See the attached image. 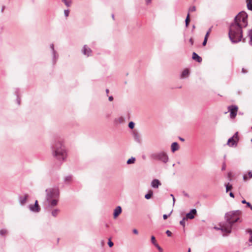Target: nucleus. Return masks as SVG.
I'll return each mask as SVG.
<instances>
[{"label":"nucleus","mask_w":252,"mask_h":252,"mask_svg":"<svg viewBox=\"0 0 252 252\" xmlns=\"http://www.w3.org/2000/svg\"><path fill=\"white\" fill-rule=\"evenodd\" d=\"M187 219H186V217H184L180 221V224L182 225L183 227H185V221H186V220H187Z\"/></svg>","instance_id":"31"},{"label":"nucleus","mask_w":252,"mask_h":252,"mask_svg":"<svg viewBox=\"0 0 252 252\" xmlns=\"http://www.w3.org/2000/svg\"><path fill=\"white\" fill-rule=\"evenodd\" d=\"M46 193V200L51 201L52 198H58L59 197V190L56 188H49L45 190Z\"/></svg>","instance_id":"5"},{"label":"nucleus","mask_w":252,"mask_h":252,"mask_svg":"<svg viewBox=\"0 0 252 252\" xmlns=\"http://www.w3.org/2000/svg\"><path fill=\"white\" fill-rule=\"evenodd\" d=\"M211 28H210V29L208 30V31H207V32H209V33H210V32H211Z\"/></svg>","instance_id":"60"},{"label":"nucleus","mask_w":252,"mask_h":252,"mask_svg":"<svg viewBox=\"0 0 252 252\" xmlns=\"http://www.w3.org/2000/svg\"><path fill=\"white\" fill-rule=\"evenodd\" d=\"M69 11L68 9L64 10V14L65 17H68L69 15Z\"/></svg>","instance_id":"38"},{"label":"nucleus","mask_w":252,"mask_h":252,"mask_svg":"<svg viewBox=\"0 0 252 252\" xmlns=\"http://www.w3.org/2000/svg\"><path fill=\"white\" fill-rule=\"evenodd\" d=\"M247 3V8L251 11H252V0H246Z\"/></svg>","instance_id":"20"},{"label":"nucleus","mask_w":252,"mask_h":252,"mask_svg":"<svg viewBox=\"0 0 252 252\" xmlns=\"http://www.w3.org/2000/svg\"><path fill=\"white\" fill-rule=\"evenodd\" d=\"M92 52V51L91 48H89L86 45H85L83 46L82 53L84 55L90 56L91 55Z\"/></svg>","instance_id":"9"},{"label":"nucleus","mask_w":252,"mask_h":252,"mask_svg":"<svg viewBox=\"0 0 252 252\" xmlns=\"http://www.w3.org/2000/svg\"><path fill=\"white\" fill-rule=\"evenodd\" d=\"M229 195H230V197H232V198H234V193H233V192H230L229 193Z\"/></svg>","instance_id":"48"},{"label":"nucleus","mask_w":252,"mask_h":252,"mask_svg":"<svg viewBox=\"0 0 252 252\" xmlns=\"http://www.w3.org/2000/svg\"><path fill=\"white\" fill-rule=\"evenodd\" d=\"M16 94L17 96V103L19 105L20 104V98L19 97L18 94V92L17 91L16 92Z\"/></svg>","instance_id":"41"},{"label":"nucleus","mask_w":252,"mask_h":252,"mask_svg":"<svg viewBox=\"0 0 252 252\" xmlns=\"http://www.w3.org/2000/svg\"><path fill=\"white\" fill-rule=\"evenodd\" d=\"M135 158L134 157H131V158H129L127 160L126 163L127 164H133L135 162Z\"/></svg>","instance_id":"26"},{"label":"nucleus","mask_w":252,"mask_h":252,"mask_svg":"<svg viewBox=\"0 0 252 252\" xmlns=\"http://www.w3.org/2000/svg\"><path fill=\"white\" fill-rule=\"evenodd\" d=\"M189 74V70L188 69L184 70L181 74V77L184 78L187 76Z\"/></svg>","instance_id":"23"},{"label":"nucleus","mask_w":252,"mask_h":252,"mask_svg":"<svg viewBox=\"0 0 252 252\" xmlns=\"http://www.w3.org/2000/svg\"><path fill=\"white\" fill-rule=\"evenodd\" d=\"M109 101H111L113 100V97L112 96H110L108 98Z\"/></svg>","instance_id":"49"},{"label":"nucleus","mask_w":252,"mask_h":252,"mask_svg":"<svg viewBox=\"0 0 252 252\" xmlns=\"http://www.w3.org/2000/svg\"><path fill=\"white\" fill-rule=\"evenodd\" d=\"M112 18H113V20L115 19V16H114V14H112Z\"/></svg>","instance_id":"57"},{"label":"nucleus","mask_w":252,"mask_h":252,"mask_svg":"<svg viewBox=\"0 0 252 252\" xmlns=\"http://www.w3.org/2000/svg\"><path fill=\"white\" fill-rule=\"evenodd\" d=\"M53 154L58 160H63L66 157V153L61 141H55L52 144Z\"/></svg>","instance_id":"3"},{"label":"nucleus","mask_w":252,"mask_h":252,"mask_svg":"<svg viewBox=\"0 0 252 252\" xmlns=\"http://www.w3.org/2000/svg\"><path fill=\"white\" fill-rule=\"evenodd\" d=\"M108 245L109 247L111 248L114 245V243L111 241L110 239H109L108 242Z\"/></svg>","instance_id":"39"},{"label":"nucleus","mask_w":252,"mask_h":252,"mask_svg":"<svg viewBox=\"0 0 252 252\" xmlns=\"http://www.w3.org/2000/svg\"><path fill=\"white\" fill-rule=\"evenodd\" d=\"M189 43H190L191 45H193V43H194V41H193V39L192 37H191L189 40Z\"/></svg>","instance_id":"43"},{"label":"nucleus","mask_w":252,"mask_h":252,"mask_svg":"<svg viewBox=\"0 0 252 252\" xmlns=\"http://www.w3.org/2000/svg\"><path fill=\"white\" fill-rule=\"evenodd\" d=\"M179 139L182 141H184L185 139L183 138L179 137Z\"/></svg>","instance_id":"55"},{"label":"nucleus","mask_w":252,"mask_h":252,"mask_svg":"<svg viewBox=\"0 0 252 252\" xmlns=\"http://www.w3.org/2000/svg\"><path fill=\"white\" fill-rule=\"evenodd\" d=\"M237 140L233 138V137H231L228 139L227 141V144L230 147H233L234 145H236Z\"/></svg>","instance_id":"15"},{"label":"nucleus","mask_w":252,"mask_h":252,"mask_svg":"<svg viewBox=\"0 0 252 252\" xmlns=\"http://www.w3.org/2000/svg\"><path fill=\"white\" fill-rule=\"evenodd\" d=\"M151 242L155 246L156 245V244H158L157 242H156V238L154 236H151Z\"/></svg>","instance_id":"32"},{"label":"nucleus","mask_w":252,"mask_h":252,"mask_svg":"<svg viewBox=\"0 0 252 252\" xmlns=\"http://www.w3.org/2000/svg\"><path fill=\"white\" fill-rule=\"evenodd\" d=\"M132 232L135 234H137L138 233V230L136 229H133Z\"/></svg>","instance_id":"46"},{"label":"nucleus","mask_w":252,"mask_h":252,"mask_svg":"<svg viewBox=\"0 0 252 252\" xmlns=\"http://www.w3.org/2000/svg\"><path fill=\"white\" fill-rule=\"evenodd\" d=\"M171 151L174 153L175 151H177L179 149V146L178 143L176 142H174L172 143L171 144Z\"/></svg>","instance_id":"16"},{"label":"nucleus","mask_w":252,"mask_h":252,"mask_svg":"<svg viewBox=\"0 0 252 252\" xmlns=\"http://www.w3.org/2000/svg\"><path fill=\"white\" fill-rule=\"evenodd\" d=\"M248 15L246 12H240L230 24L228 36L232 43H237L242 40L244 42H245V38H243V28L248 26Z\"/></svg>","instance_id":"1"},{"label":"nucleus","mask_w":252,"mask_h":252,"mask_svg":"<svg viewBox=\"0 0 252 252\" xmlns=\"http://www.w3.org/2000/svg\"><path fill=\"white\" fill-rule=\"evenodd\" d=\"M241 202L243 204H246L247 202L246 201V200L245 199H243L242 200Z\"/></svg>","instance_id":"52"},{"label":"nucleus","mask_w":252,"mask_h":252,"mask_svg":"<svg viewBox=\"0 0 252 252\" xmlns=\"http://www.w3.org/2000/svg\"><path fill=\"white\" fill-rule=\"evenodd\" d=\"M246 204V207H248V208H250L251 207H252V204L250 202H247Z\"/></svg>","instance_id":"45"},{"label":"nucleus","mask_w":252,"mask_h":252,"mask_svg":"<svg viewBox=\"0 0 252 252\" xmlns=\"http://www.w3.org/2000/svg\"><path fill=\"white\" fill-rule=\"evenodd\" d=\"M248 36L250 38V40L249 41V44L250 45L252 46V29L249 30L248 31Z\"/></svg>","instance_id":"19"},{"label":"nucleus","mask_w":252,"mask_h":252,"mask_svg":"<svg viewBox=\"0 0 252 252\" xmlns=\"http://www.w3.org/2000/svg\"><path fill=\"white\" fill-rule=\"evenodd\" d=\"M183 193H184V194L185 196H187V197L189 196L188 194L186 193L185 191H184Z\"/></svg>","instance_id":"54"},{"label":"nucleus","mask_w":252,"mask_h":252,"mask_svg":"<svg viewBox=\"0 0 252 252\" xmlns=\"http://www.w3.org/2000/svg\"><path fill=\"white\" fill-rule=\"evenodd\" d=\"M117 121L119 124H122L125 122V118L123 117H120L117 119Z\"/></svg>","instance_id":"29"},{"label":"nucleus","mask_w":252,"mask_h":252,"mask_svg":"<svg viewBox=\"0 0 252 252\" xmlns=\"http://www.w3.org/2000/svg\"><path fill=\"white\" fill-rule=\"evenodd\" d=\"M209 34H210V33H209V32H207V33H206V35H205V36L204 38H206H206H207V39H208V36H209Z\"/></svg>","instance_id":"51"},{"label":"nucleus","mask_w":252,"mask_h":252,"mask_svg":"<svg viewBox=\"0 0 252 252\" xmlns=\"http://www.w3.org/2000/svg\"><path fill=\"white\" fill-rule=\"evenodd\" d=\"M50 48H51L52 49V54H53V63H55L57 60L58 59V55L57 54V52L56 51H55V50L54 49V44H51L50 45Z\"/></svg>","instance_id":"11"},{"label":"nucleus","mask_w":252,"mask_h":252,"mask_svg":"<svg viewBox=\"0 0 252 252\" xmlns=\"http://www.w3.org/2000/svg\"><path fill=\"white\" fill-rule=\"evenodd\" d=\"M28 197V194H25L24 196H19V200L20 204L21 205L25 204L26 203Z\"/></svg>","instance_id":"12"},{"label":"nucleus","mask_w":252,"mask_h":252,"mask_svg":"<svg viewBox=\"0 0 252 252\" xmlns=\"http://www.w3.org/2000/svg\"><path fill=\"white\" fill-rule=\"evenodd\" d=\"M170 196H171V197H172V198H173V197H174V195H173V194H170Z\"/></svg>","instance_id":"63"},{"label":"nucleus","mask_w":252,"mask_h":252,"mask_svg":"<svg viewBox=\"0 0 252 252\" xmlns=\"http://www.w3.org/2000/svg\"><path fill=\"white\" fill-rule=\"evenodd\" d=\"M122 209L121 206H117L114 211L113 217L114 219H116L122 213Z\"/></svg>","instance_id":"10"},{"label":"nucleus","mask_w":252,"mask_h":252,"mask_svg":"<svg viewBox=\"0 0 252 252\" xmlns=\"http://www.w3.org/2000/svg\"><path fill=\"white\" fill-rule=\"evenodd\" d=\"M160 252H163V249L158 245V244H156L155 246Z\"/></svg>","instance_id":"36"},{"label":"nucleus","mask_w":252,"mask_h":252,"mask_svg":"<svg viewBox=\"0 0 252 252\" xmlns=\"http://www.w3.org/2000/svg\"><path fill=\"white\" fill-rule=\"evenodd\" d=\"M133 136L134 139L135 141L137 142L138 143L140 142V136L138 132L135 131H133Z\"/></svg>","instance_id":"17"},{"label":"nucleus","mask_w":252,"mask_h":252,"mask_svg":"<svg viewBox=\"0 0 252 252\" xmlns=\"http://www.w3.org/2000/svg\"><path fill=\"white\" fill-rule=\"evenodd\" d=\"M166 234L168 237H171L172 236V233L169 230L166 231Z\"/></svg>","instance_id":"40"},{"label":"nucleus","mask_w":252,"mask_h":252,"mask_svg":"<svg viewBox=\"0 0 252 252\" xmlns=\"http://www.w3.org/2000/svg\"><path fill=\"white\" fill-rule=\"evenodd\" d=\"M49 203V205L52 207H54L57 205L58 203V200L57 198H52L51 200V201H47Z\"/></svg>","instance_id":"18"},{"label":"nucleus","mask_w":252,"mask_h":252,"mask_svg":"<svg viewBox=\"0 0 252 252\" xmlns=\"http://www.w3.org/2000/svg\"><path fill=\"white\" fill-rule=\"evenodd\" d=\"M146 0V4H148L150 3H151L152 0Z\"/></svg>","instance_id":"50"},{"label":"nucleus","mask_w":252,"mask_h":252,"mask_svg":"<svg viewBox=\"0 0 252 252\" xmlns=\"http://www.w3.org/2000/svg\"><path fill=\"white\" fill-rule=\"evenodd\" d=\"M173 204H174L175 202V199L174 197H173Z\"/></svg>","instance_id":"58"},{"label":"nucleus","mask_w":252,"mask_h":252,"mask_svg":"<svg viewBox=\"0 0 252 252\" xmlns=\"http://www.w3.org/2000/svg\"><path fill=\"white\" fill-rule=\"evenodd\" d=\"M135 124L133 122H130L128 124V127L130 129H133L134 127Z\"/></svg>","instance_id":"33"},{"label":"nucleus","mask_w":252,"mask_h":252,"mask_svg":"<svg viewBox=\"0 0 252 252\" xmlns=\"http://www.w3.org/2000/svg\"><path fill=\"white\" fill-rule=\"evenodd\" d=\"M238 109V106L235 105H231L228 107V110L230 112V118L234 119L236 117Z\"/></svg>","instance_id":"6"},{"label":"nucleus","mask_w":252,"mask_h":252,"mask_svg":"<svg viewBox=\"0 0 252 252\" xmlns=\"http://www.w3.org/2000/svg\"><path fill=\"white\" fill-rule=\"evenodd\" d=\"M248 175H249V176L250 178H252V172L251 171H249L248 172Z\"/></svg>","instance_id":"47"},{"label":"nucleus","mask_w":252,"mask_h":252,"mask_svg":"<svg viewBox=\"0 0 252 252\" xmlns=\"http://www.w3.org/2000/svg\"><path fill=\"white\" fill-rule=\"evenodd\" d=\"M190 251H191L190 248H189L188 249V252H190Z\"/></svg>","instance_id":"62"},{"label":"nucleus","mask_w":252,"mask_h":252,"mask_svg":"<svg viewBox=\"0 0 252 252\" xmlns=\"http://www.w3.org/2000/svg\"><path fill=\"white\" fill-rule=\"evenodd\" d=\"M192 58L193 60L196 61L198 63H201L202 61V59L201 57H200L195 52H193Z\"/></svg>","instance_id":"13"},{"label":"nucleus","mask_w":252,"mask_h":252,"mask_svg":"<svg viewBox=\"0 0 252 252\" xmlns=\"http://www.w3.org/2000/svg\"><path fill=\"white\" fill-rule=\"evenodd\" d=\"M150 158L153 160L160 161L164 163H166L169 160L167 154L163 151L153 153L151 155Z\"/></svg>","instance_id":"4"},{"label":"nucleus","mask_w":252,"mask_h":252,"mask_svg":"<svg viewBox=\"0 0 252 252\" xmlns=\"http://www.w3.org/2000/svg\"><path fill=\"white\" fill-rule=\"evenodd\" d=\"M7 230L6 229H1L0 230V235L1 236H3L7 233Z\"/></svg>","instance_id":"30"},{"label":"nucleus","mask_w":252,"mask_h":252,"mask_svg":"<svg viewBox=\"0 0 252 252\" xmlns=\"http://www.w3.org/2000/svg\"><path fill=\"white\" fill-rule=\"evenodd\" d=\"M109 90H108V89H106V94H108L109 93Z\"/></svg>","instance_id":"59"},{"label":"nucleus","mask_w":252,"mask_h":252,"mask_svg":"<svg viewBox=\"0 0 252 252\" xmlns=\"http://www.w3.org/2000/svg\"><path fill=\"white\" fill-rule=\"evenodd\" d=\"M197 213L196 209H192L189 213H187L186 218L187 219L192 220L194 218V215Z\"/></svg>","instance_id":"8"},{"label":"nucleus","mask_w":252,"mask_h":252,"mask_svg":"<svg viewBox=\"0 0 252 252\" xmlns=\"http://www.w3.org/2000/svg\"><path fill=\"white\" fill-rule=\"evenodd\" d=\"M189 13H188L187 16V17L185 19V25L186 27H188L189 25L190 22V17H189Z\"/></svg>","instance_id":"22"},{"label":"nucleus","mask_w":252,"mask_h":252,"mask_svg":"<svg viewBox=\"0 0 252 252\" xmlns=\"http://www.w3.org/2000/svg\"><path fill=\"white\" fill-rule=\"evenodd\" d=\"M242 214V212L240 210L231 211L226 213L224 216L225 221L220 223L221 227L220 229L221 231L226 234H230L235 223L242 222V220L239 217Z\"/></svg>","instance_id":"2"},{"label":"nucleus","mask_w":252,"mask_h":252,"mask_svg":"<svg viewBox=\"0 0 252 252\" xmlns=\"http://www.w3.org/2000/svg\"><path fill=\"white\" fill-rule=\"evenodd\" d=\"M219 225H220V224H219ZM220 227H215V229H217V230H221L220 228Z\"/></svg>","instance_id":"56"},{"label":"nucleus","mask_w":252,"mask_h":252,"mask_svg":"<svg viewBox=\"0 0 252 252\" xmlns=\"http://www.w3.org/2000/svg\"><path fill=\"white\" fill-rule=\"evenodd\" d=\"M59 212H60L59 209H54L52 211V215L53 217H56L57 216Z\"/></svg>","instance_id":"27"},{"label":"nucleus","mask_w":252,"mask_h":252,"mask_svg":"<svg viewBox=\"0 0 252 252\" xmlns=\"http://www.w3.org/2000/svg\"><path fill=\"white\" fill-rule=\"evenodd\" d=\"M29 208L31 211L33 212H39L40 211V208L38 204L37 200H35V203L34 205H30L29 206Z\"/></svg>","instance_id":"7"},{"label":"nucleus","mask_w":252,"mask_h":252,"mask_svg":"<svg viewBox=\"0 0 252 252\" xmlns=\"http://www.w3.org/2000/svg\"><path fill=\"white\" fill-rule=\"evenodd\" d=\"M153 195V191L152 190H149L148 193L145 194V198L146 199H150Z\"/></svg>","instance_id":"21"},{"label":"nucleus","mask_w":252,"mask_h":252,"mask_svg":"<svg viewBox=\"0 0 252 252\" xmlns=\"http://www.w3.org/2000/svg\"><path fill=\"white\" fill-rule=\"evenodd\" d=\"M160 185H161V183L158 179H154L151 183L152 187L154 188H158Z\"/></svg>","instance_id":"14"},{"label":"nucleus","mask_w":252,"mask_h":252,"mask_svg":"<svg viewBox=\"0 0 252 252\" xmlns=\"http://www.w3.org/2000/svg\"><path fill=\"white\" fill-rule=\"evenodd\" d=\"M4 8H5V6H3V7H2V9H1V12H3V10H4Z\"/></svg>","instance_id":"61"},{"label":"nucleus","mask_w":252,"mask_h":252,"mask_svg":"<svg viewBox=\"0 0 252 252\" xmlns=\"http://www.w3.org/2000/svg\"><path fill=\"white\" fill-rule=\"evenodd\" d=\"M225 168H226V165H225V162H223V163L222 164V167H221V170L222 171L224 170H225Z\"/></svg>","instance_id":"44"},{"label":"nucleus","mask_w":252,"mask_h":252,"mask_svg":"<svg viewBox=\"0 0 252 252\" xmlns=\"http://www.w3.org/2000/svg\"><path fill=\"white\" fill-rule=\"evenodd\" d=\"M171 213H172V211L169 214V215L164 214L163 215V219L164 220H166L168 218V217L170 216Z\"/></svg>","instance_id":"37"},{"label":"nucleus","mask_w":252,"mask_h":252,"mask_svg":"<svg viewBox=\"0 0 252 252\" xmlns=\"http://www.w3.org/2000/svg\"><path fill=\"white\" fill-rule=\"evenodd\" d=\"M232 137H233L234 139L238 141L239 140L238 132H236Z\"/></svg>","instance_id":"35"},{"label":"nucleus","mask_w":252,"mask_h":252,"mask_svg":"<svg viewBox=\"0 0 252 252\" xmlns=\"http://www.w3.org/2000/svg\"><path fill=\"white\" fill-rule=\"evenodd\" d=\"M225 187H226V191L228 192L229 190H231L232 189V185L230 184L229 183H228L227 184H225Z\"/></svg>","instance_id":"28"},{"label":"nucleus","mask_w":252,"mask_h":252,"mask_svg":"<svg viewBox=\"0 0 252 252\" xmlns=\"http://www.w3.org/2000/svg\"><path fill=\"white\" fill-rule=\"evenodd\" d=\"M242 72L244 73H246L247 72V71L244 68H242Z\"/></svg>","instance_id":"53"},{"label":"nucleus","mask_w":252,"mask_h":252,"mask_svg":"<svg viewBox=\"0 0 252 252\" xmlns=\"http://www.w3.org/2000/svg\"><path fill=\"white\" fill-rule=\"evenodd\" d=\"M72 175H68V176H66L64 179V182H65L66 183H70L72 181Z\"/></svg>","instance_id":"24"},{"label":"nucleus","mask_w":252,"mask_h":252,"mask_svg":"<svg viewBox=\"0 0 252 252\" xmlns=\"http://www.w3.org/2000/svg\"><path fill=\"white\" fill-rule=\"evenodd\" d=\"M250 209H251V210L252 211V207H251Z\"/></svg>","instance_id":"64"},{"label":"nucleus","mask_w":252,"mask_h":252,"mask_svg":"<svg viewBox=\"0 0 252 252\" xmlns=\"http://www.w3.org/2000/svg\"><path fill=\"white\" fill-rule=\"evenodd\" d=\"M196 10V7L195 6H192L190 7L189 9V13L190 12H193Z\"/></svg>","instance_id":"34"},{"label":"nucleus","mask_w":252,"mask_h":252,"mask_svg":"<svg viewBox=\"0 0 252 252\" xmlns=\"http://www.w3.org/2000/svg\"><path fill=\"white\" fill-rule=\"evenodd\" d=\"M207 40H208V39H207V38H206H206H204V41H203V43H202V45H203V46H205L206 45V44H207Z\"/></svg>","instance_id":"42"},{"label":"nucleus","mask_w":252,"mask_h":252,"mask_svg":"<svg viewBox=\"0 0 252 252\" xmlns=\"http://www.w3.org/2000/svg\"><path fill=\"white\" fill-rule=\"evenodd\" d=\"M62 2H63L67 7H70L71 5L72 0H62Z\"/></svg>","instance_id":"25"}]
</instances>
